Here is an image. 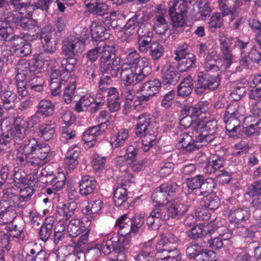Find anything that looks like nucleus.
I'll return each mask as SVG.
<instances>
[{"label":"nucleus","instance_id":"6","mask_svg":"<svg viewBox=\"0 0 261 261\" xmlns=\"http://www.w3.org/2000/svg\"><path fill=\"white\" fill-rule=\"evenodd\" d=\"M84 47V43L80 38L70 36L63 40L62 50L65 56L74 58L83 52Z\"/></svg>","mask_w":261,"mask_h":261},{"label":"nucleus","instance_id":"34","mask_svg":"<svg viewBox=\"0 0 261 261\" xmlns=\"http://www.w3.org/2000/svg\"><path fill=\"white\" fill-rule=\"evenodd\" d=\"M86 6L91 13L101 16V19H103V16L108 14V6L104 3L90 2L86 4Z\"/></svg>","mask_w":261,"mask_h":261},{"label":"nucleus","instance_id":"30","mask_svg":"<svg viewBox=\"0 0 261 261\" xmlns=\"http://www.w3.org/2000/svg\"><path fill=\"white\" fill-rule=\"evenodd\" d=\"M134 68L135 75H136V82L138 83L143 82L151 73V68L148 65V61L146 63L141 62L139 65L132 66Z\"/></svg>","mask_w":261,"mask_h":261},{"label":"nucleus","instance_id":"1","mask_svg":"<svg viewBox=\"0 0 261 261\" xmlns=\"http://www.w3.org/2000/svg\"><path fill=\"white\" fill-rule=\"evenodd\" d=\"M27 125V120L24 117L17 116L14 118V127L0 138V152L6 153L8 159L14 158L16 146L21 144L26 138Z\"/></svg>","mask_w":261,"mask_h":261},{"label":"nucleus","instance_id":"62","mask_svg":"<svg viewBox=\"0 0 261 261\" xmlns=\"http://www.w3.org/2000/svg\"><path fill=\"white\" fill-rule=\"evenodd\" d=\"M136 261H155L154 253L151 248L146 247L141 250L136 257Z\"/></svg>","mask_w":261,"mask_h":261},{"label":"nucleus","instance_id":"55","mask_svg":"<svg viewBox=\"0 0 261 261\" xmlns=\"http://www.w3.org/2000/svg\"><path fill=\"white\" fill-rule=\"evenodd\" d=\"M138 146V144L136 142H131L130 145L127 147L126 154L124 156V159L126 161L130 163L136 161L139 150Z\"/></svg>","mask_w":261,"mask_h":261},{"label":"nucleus","instance_id":"23","mask_svg":"<svg viewBox=\"0 0 261 261\" xmlns=\"http://www.w3.org/2000/svg\"><path fill=\"white\" fill-rule=\"evenodd\" d=\"M162 82L159 79L153 80L145 82L141 88V91L148 99L159 92L161 88Z\"/></svg>","mask_w":261,"mask_h":261},{"label":"nucleus","instance_id":"16","mask_svg":"<svg viewBox=\"0 0 261 261\" xmlns=\"http://www.w3.org/2000/svg\"><path fill=\"white\" fill-rule=\"evenodd\" d=\"M12 51L17 56L23 57L30 55L32 47L30 43L18 36L12 38Z\"/></svg>","mask_w":261,"mask_h":261},{"label":"nucleus","instance_id":"31","mask_svg":"<svg viewBox=\"0 0 261 261\" xmlns=\"http://www.w3.org/2000/svg\"><path fill=\"white\" fill-rule=\"evenodd\" d=\"M54 220L53 218H46L40 228L38 234L40 239L46 242L49 239L53 230Z\"/></svg>","mask_w":261,"mask_h":261},{"label":"nucleus","instance_id":"21","mask_svg":"<svg viewBox=\"0 0 261 261\" xmlns=\"http://www.w3.org/2000/svg\"><path fill=\"white\" fill-rule=\"evenodd\" d=\"M250 215V211L247 207H233L228 214V219L231 222L240 223L248 220Z\"/></svg>","mask_w":261,"mask_h":261},{"label":"nucleus","instance_id":"41","mask_svg":"<svg viewBox=\"0 0 261 261\" xmlns=\"http://www.w3.org/2000/svg\"><path fill=\"white\" fill-rule=\"evenodd\" d=\"M20 25L24 30L28 31L27 34L32 37L38 34V28L37 22L33 19H21L18 20Z\"/></svg>","mask_w":261,"mask_h":261},{"label":"nucleus","instance_id":"46","mask_svg":"<svg viewBox=\"0 0 261 261\" xmlns=\"http://www.w3.org/2000/svg\"><path fill=\"white\" fill-rule=\"evenodd\" d=\"M231 1V0H218L219 8L223 17L227 15L229 13L233 14L237 8L240 7L242 4L239 2V0H236L234 2L235 6L231 9L229 6Z\"/></svg>","mask_w":261,"mask_h":261},{"label":"nucleus","instance_id":"15","mask_svg":"<svg viewBox=\"0 0 261 261\" xmlns=\"http://www.w3.org/2000/svg\"><path fill=\"white\" fill-rule=\"evenodd\" d=\"M77 203L71 201L62 203L57 207L56 217L59 221H67L73 216L77 208Z\"/></svg>","mask_w":261,"mask_h":261},{"label":"nucleus","instance_id":"64","mask_svg":"<svg viewBox=\"0 0 261 261\" xmlns=\"http://www.w3.org/2000/svg\"><path fill=\"white\" fill-rule=\"evenodd\" d=\"M197 256L196 261H214L216 257V252L207 249H202Z\"/></svg>","mask_w":261,"mask_h":261},{"label":"nucleus","instance_id":"51","mask_svg":"<svg viewBox=\"0 0 261 261\" xmlns=\"http://www.w3.org/2000/svg\"><path fill=\"white\" fill-rule=\"evenodd\" d=\"M149 50V55L154 61L159 60L165 52L164 46L156 41L151 42Z\"/></svg>","mask_w":261,"mask_h":261},{"label":"nucleus","instance_id":"33","mask_svg":"<svg viewBox=\"0 0 261 261\" xmlns=\"http://www.w3.org/2000/svg\"><path fill=\"white\" fill-rule=\"evenodd\" d=\"M91 37L95 41L105 40L109 38V34L106 29L96 22H93L91 25Z\"/></svg>","mask_w":261,"mask_h":261},{"label":"nucleus","instance_id":"49","mask_svg":"<svg viewBox=\"0 0 261 261\" xmlns=\"http://www.w3.org/2000/svg\"><path fill=\"white\" fill-rule=\"evenodd\" d=\"M38 108V113L42 116L47 117L53 114L55 110V106L50 101L42 99L39 102Z\"/></svg>","mask_w":261,"mask_h":261},{"label":"nucleus","instance_id":"29","mask_svg":"<svg viewBox=\"0 0 261 261\" xmlns=\"http://www.w3.org/2000/svg\"><path fill=\"white\" fill-rule=\"evenodd\" d=\"M138 33L139 50L141 52L145 53L150 49L152 33L150 32H147L146 34H143V28L141 27L138 29Z\"/></svg>","mask_w":261,"mask_h":261},{"label":"nucleus","instance_id":"63","mask_svg":"<svg viewBox=\"0 0 261 261\" xmlns=\"http://www.w3.org/2000/svg\"><path fill=\"white\" fill-rule=\"evenodd\" d=\"M188 237L193 240H199L198 241L201 242L203 237V233H202V224H198L193 226L190 230L187 232Z\"/></svg>","mask_w":261,"mask_h":261},{"label":"nucleus","instance_id":"26","mask_svg":"<svg viewBox=\"0 0 261 261\" xmlns=\"http://www.w3.org/2000/svg\"><path fill=\"white\" fill-rule=\"evenodd\" d=\"M224 121L226 124V130L230 137H234L240 134L241 130V121L237 116L224 117Z\"/></svg>","mask_w":261,"mask_h":261},{"label":"nucleus","instance_id":"4","mask_svg":"<svg viewBox=\"0 0 261 261\" xmlns=\"http://www.w3.org/2000/svg\"><path fill=\"white\" fill-rule=\"evenodd\" d=\"M220 74L216 73V75H212L206 71L199 72L194 90L195 93L201 95L207 90L214 91L217 89L220 84Z\"/></svg>","mask_w":261,"mask_h":261},{"label":"nucleus","instance_id":"35","mask_svg":"<svg viewBox=\"0 0 261 261\" xmlns=\"http://www.w3.org/2000/svg\"><path fill=\"white\" fill-rule=\"evenodd\" d=\"M80 154V149L75 146L70 148L67 151L65 159V163L69 168L73 169L79 164V156Z\"/></svg>","mask_w":261,"mask_h":261},{"label":"nucleus","instance_id":"20","mask_svg":"<svg viewBox=\"0 0 261 261\" xmlns=\"http://www.w3.org/2000/svg\"><path fill=\"white\" fill-rule=\"evenodd\" d=\"M108 93L107 106L112 112L118 111L122 101V97L119 95L117 89L114 87H110Z\"/></svg>","mask_w":261,"mask_h":261},{"label":"nucleus","instance_id":"52","mask_svg":"<svg viewBox=\"0 0 261 261\" xmlns=\"http://www.w3.org/2000/svg\"><path fill=\"white\" fill-rule=\"evenodd\" d=\"M102 22L108 28L112 27L113 29L121 28L120 24V19L117 17L116 12H111L110 14L105 15L103 19H101Z\"/></svg>","mask_w":261,"mask_h":261},{"label":"nucleus","instance_id":"50","mask_svg":"<svg viewBox=\"0 0 261 261\" xmlns=\"http://www.w3.org/2000/svg\"><path fill=\"white\" fill-rule=\"evenodd\" d=\"M26 261H46V253L42 249L38 251L35 249H31L27 253Z\"/></svg>","mask_w":261,"mask_h":261},{"label":"nucleus","instance_id":"43","mask_svg":"<svg viewBox=\"0 0 261 261\" xmlns=\"http://www.w3.org/2000/svg\"><path fill=\"white\" fill-rule=\"evenodd\" d=\"M35 74L36 73L33 72L27 77L28 87L35 91L41 92L43 90V81L42 78Z\"/></svg>","mask_w":261,"mask_h":261},{"label":"nucleus","instance_id":"18","mask_svg":"<svg viewBox=\"0 0 261 261\" xmlns=\"http://www.w3.org/2000/svg\"><path fill=\"white\" fill-rule=\"evenodd\" d=\"M207 101H200L194 106H185L181 111V115H186L195 119L201 114L207 111Z\"/></svg>","mask_w":261,"mask_h":261},{"label":"nucleus","instance_id":"24","mask_svg":"<svg viewBox=\"0 0 261 261\" xmlns=\"http://www.w3.org/2000/svg\"><path fill=\"white\" fill-rule=\"evenodd\" d=\"M177 239L172 234L162 235L161 240L156 243V251H170L176 248Z\"/></svg>","mask_w":261,"mask_h":261},{"label":"nucleus","instance_id":"14","mask_svg":"<svg viewBox=\"0 0 261 261\" xmlns=\"http://www.w3.org/2000/svg\"><path fill=\"white\" fill-rule=\"evenodd\" d=\"M177 147L178 149H184L187 151L192 152L199 149L200 144H198L199 142H196L195 138L188 133H182L178 138Z\"/></svg>","mask_w":261,"mask_h":261},{"label":"nucleus","instance_id":"39","mask_svg":"<svg viewBox=\"0 0 261 261\" xmlns=\"http://www.w3.org/2000/svg\"><path fill=\"white\" fill-rule=\"evenodd\" d=\"M178 61H179L177 65L178 71L185 72L195 64L196 58L193 54L188 53L186 56L181 57Z\"/></svg>","mask_w":261,"mask_h":261},{"label":"nucleus","instance_id":"59","mask_svg":"<svg viewBox=\"0 0 261 261\" xmlns=\"http://www.w3.org/2000/svg\"><path fill=\"white\" fill-rule=\"evenodd\" d=\"M90 218L87 216L83 217L82 218L81 223L83 224V223H87L86 225H88V226H86V227H87L86 230L84 232H83L84 234H83L79 239L78 241L77 242V243L75 245V247L76 248H81L82 247V246L83 245L85 244L86 243V242H87V241H88L89 231L90 230V229H88V227L90 225Z\"/></svg>","mask_w":261,"mask_h":261},{"label":"nucleus","instance_id":"38","mask_svg":"<svg viewBox=\"0 0 261 261\" xmlns=\"http://www.w3.org/2000/svg\"><path fill=\"white\" fill-rule=\"evenodd\" d=\"M221 52L224 56V59L226 61V68L230 67L232 63V56L231 52V42L228 39H221L220 40Z\"/></svg>","mask_w":261,"mask_h":261},{"label":"nucleus","instance_id":"9","mask_svg":"<svg viewBox=\"0 0 261 261\" xmlns=\"http://www.w3.org/2000/svg\"><path fill=\"white\" fill-rule=\"evenodd\" d=\"M169 220L179 219L188 210V206L184 203L180 197H177L168 201L166 204Z\"/></svg>","mask_w":261,"mask_h":261},{"label":"nucleus","instance_id":"11","mask_svg":"<svg viewBox=\"0 0 261 261\" xmlns=\"http://www.w3.org/2000/svg\"><path fill=\"white\" fill-rule=\"evenodd\" d=\"M60 69H54L50 74V88L53 96H57L61 92V84H63L68 79L69 75L65 74Z\"/></svg>","mask_w":261,"mask_h":261},{"label":"nucleus","instance_id":"22","mask_svg":"<svg viewBox=\"0 0 261 261\" xmlns=\"http://www.w3.org/2000/svg\"><path fill=\"white\" fill-rule=\"evenodd\" d=\"M120 67V59H115L110 62L99 64V71L103 74H107L113 77L117 76Z\"/></svg>","mask_w":261,"mask_h":261},{"label":"nucleus","instance_id":"10","mask_svg":"<svg viewBox=\"0 0 261 261\" xmlns=\"http://www.w3.org/2000/svg\"><path fill=\"white\" fill-rule=\"evenodd\" d=\"M56 32L49 27L44 28L40 35L43 50L50 54L54 53L57 49V40Z\"/></svg>","mask_w":261,"mask_h":261},{"label":"nucleus","instance_id":"48","mask_svg":"<svg viewBox=\"0 0 261 261\" xmlns=\"http://www.w3.org/2000/svg\"><path fill=\"white\" fill-rule=\"evenodd\" d=\"M1 99L4 107L6 110H9L15 106L16 94L11 91L5 90L2 93Z\"/></svg>","mask_w":261,"mask_h":261},{"label":"nucleus","instance_id":"45","mask_svg":"<svg viewBox=\"0 0 261 261\" xmlns=\"http://www.w3.org/2000/svg\"><path fill=\"white\" fill-rule=\"evenodd\" d=\"M154 20L153 27L154 30L157 34H164L168 30V22L164 16L161 14H159L155 15Z\"/></svg>","mask_w":261,"mask_h":261},{"label":"nucleus","instance_id":"60","mask_svg":"<svg viewBox=\"0 0 261 261\" xmlns=\"http://www.w3.org/2000/svg\"><path fill=\"white\" fill-rule=\"evenodd\" d=\"M13 176V182L15 186L18 187H20L22 185L25 186L28 182L27 174L22 170H14Z\"/></svg>","mask_w":261,"mask_h":261},{"label":"nucleus","instance_id":"61","mask_svg":"<svg viewBox=\"0 0 261 261\" xmlns=\"http://www.w3.org/2000/svg\"><path fill=\"white\" fill-rule=\"evenodd\" d=\"M128 64L132 66H137L139 65L141 62L146 63L148 59L146 58H140L139 54L137 51L130 52L126 57Z\"/></svg>","mask_w":261,"mask_h":261},{"label":"nucleus","instance_id":"2","mask_svg":"<svg viewBox=\"0 0 261 261\" xmlns=\"http://www.w3.org/2000/svg\"><path fill=\"white\" fill-rule=\"evenodd\" d=\"M18 153L25 154L32 166H40L42 162L47 157L49 151V146L40 142L35 138H25L21 144L16 146Z\"/></svg>","mask_w":261,"mask_h":261},{"label":"nucleus","instance_id":"12","mask_svg":"<svg viewBox=\"0 0 261 261\" xmlns=\"http://www.w3.org/2000/svg\"><path fill=\"white\" fill-rule=\"evenodd\" d=\"M18 22V20H14L13 15L2 18L0 19V36L5 38V41H11L14 38L12 25L13 23Z\"/></svg>","mask_w":261,"mask_h":261},{"label":"nucleus","instance_id":"25","mask_svg":"<svg viewBox=\"0 0 261 261\" xmlns=\"http://www.w3.org/2000/svg\"><path fill=\"white\" fill-rule=\"evenodd\" d=\"M119 179H117L118 184H120V187H117L115 189L113 196L114 202L116 206H123L124 207L128 206V202L127 201L128 200V195L125 188L126 185L121 182H119Z\"/></svg>","mask_w":261,"mask_h":261},{"label":"nucleus","instance_id":"27","mask_svg":"<svg viewBox=\"0 0 261 261\" xmlns=\"http://www.w3.org/2000/svg\"><path fill=\"white\" fill-rule=\"evenodd\" d=\"M151 116L147 113H142L137 119V124L135 127V134L137 137L142 138L146 133L148 126L151 124Z\"/></svg>","mask_w":261,"mask_h":261},{"label":"nucleus","instance_id":"3","mask_svg":"<svg viewBox=\"0 0 261 261\" xmlns=\"http://www.w3.org/2000/svg\"><path fill=\"white\" fill-rule=\"evenodd\" d=\"M129 244L130 240L128 238H112L102 243L100 251L105 255L112 253L114 256L111 258L112 261H125Z\"/></svg>","mask_w":261,"mask_h":261},{"label":"nucleus","instance_id":"56","mask_svg":"<svg viewBox=\"0 0 261 261\" xmlns=\"http://www.w3.org/2000/svg\"><path fill=\"white\" fill-rule=\"evenodd\" d=\"M222 64V59L219 57L207 62L204 63V69L205 71L208 72H216V73H221L220 66Z\"/></svg>","mask_w":261,"mask_h":261},{"label":"nucleus","instance_id":"47","mask_svg":"<svg viewBox=\"0 0 261 261\" xmlns=\"http://www.w3.org/2000/svg\"><path fill=\"white\" fill-rule=\"evenodd\" d=\"M55 133V128L51 124L43 123L40 125L37 132L38 136L45 141H48Z\"/></svg>","mask_w":261,"mask_h":261},{"label":"nucleus","instance_id":"28","mask_svg":"<svg viewBox=\"0 0 261 261\" xmlns=\"http://www.w3.org/2000/svg\"><path fill=\"white\" fill-rule=\"evenodd\" d=\"M99 50L101 55L99 64L110 62L115 59H120L116 55V48L114 45L99 46Z\"/></svg>","mask_w":261,"mask_h":261},{"label":"nucleus","instance_id":"42","mask_svg":"<svg viewBox=\"0 0 261 261\" xmlns=\"http://www.w3.org/2000/svg\"><path fill=\"white\" fill-rule=\"evenodd\" d=\"M128 138V130L122 128L111 138V144L113 147L118 148L122 145Z\"/></svg>","mask_w":261,"mask_h":261},{"label":"nucleus","instance_id":"19","mask_svg":"<svg viewBox=\"0 0 261 261\" xmlns=\"http://www.w3.org/2000/svg\"><path fill=\"white\" fill-rule=\"evenodd\" d=\"M246 194L253 198L251 202L252 207L261 209V180L256 181L249 186Z\"/></svg>","mask_w":261,"mask_h":261},{"label":"nucleus","instance_id":"17","mask_svg":"<svg viewBox=\"0 0 261 261\" xmlns=\"http://www.w3.org/2000/svg\"><path fill=\"white\" fill-rule=\"evenodd\" d=\"M101 128L93 126L87 129L83 134L82 139L85 144L90 147H93L97 141L98 137L104 133L106 125H101Z\"/></svg>","mask_w":261,"mask_h":261},{"label":"nucleus","instance_id":"40","mask_svg":"<svg viewBox=\"0 0 261 261\" xmlns=\"http://www.w3.org/2000/svg\"><path fill=\"white\" fill-rule=\"evenodd\" d=\"M167 197L165 191L161 185L155 189L151 195V199L158 205L164 206L168 202Z\"/></svg>","mask_w":261,"mask_h":261},{"label":"nucleus","instance_id":"8","mask_svg":"<svg viewBox=\"0 0 261 261\" xmlns=\"http://www.w3.org/2000/svg\"><path fill=\"white\" fill-rule=\"evenodd\" d=\"M161 76L164 85H175L179 81L180 74L175 67L169 63H166L162 67Z\"/></svg>","mask_w":261,"mask_h":261},{"label":"nucleus","instance_id":"32","mask_svg":"<svg viewBox=\"0 0 261 261\" xmlns=\"http://www.w3.org/2000/svg\"><path fill=\"white\" fill-rule=\"evenodd\" d=\"M126 64H123L122 66L121 72V82L125 86L136 85L138 82H136V75H135L134 68L130 67H125Z\"/></svg>","mask_w":261,"mask_h":261},{"label":"nucleus","instance_id":"7","mask_svg":"<svg viewBox=\"0 0 261 261\" xmlns=\"http://www.w3.org/2000/svg\"><path fill=\"white\" fill-rule=\"evenodd\" d=\"M188 8L182 1L177 2L169 10V14L174 28L182 27L186 23Z\"/></svg>","mask_w":261,"mask_h":261},{"label":"nucleus","instance_id":"37","mask_svg":"<svg viewBox=\"0 0 261 261\" xmlns=\"http://www.w3.org/2000/svg\"><path fill=\"white\" fill-rule=\"evenodd\" d=\"M16 69L18 74L16 76V79L21 80L22 77L27 78L29 75L33 73V69L29 61L25 59H22L19 60L17 65Z\"/></svg>","mask_w":261,"mask_h":261},{"label":"nucleus","instance_id":"57","mask_svg":"<svg viewBox=\"0 0 261 261\" xmlns=\"http://www.w3.org/2000/svg\"><path fill=\"white\" fill-rule=\"evenodd\" d=\"M65 176L63 173H60L57 176L51 178L49 181L46 180L45 182L49 183L54 190L59 191L63 188L65 185Z\"/></svg>","mask_w":261,"mask_h":261},{"label":"nucleus","instance_id":"13","mask_svg":"<svg viewBox=\"0 0 261 261\" xmlns=\"http://www.w3.org/2000/svg\"><path fill=\"white\" fill-rule=\"evenodd\" d=\"M79 193L84 196H87L95 193L97 189V183L94 177L84 175L79 182Z\"/></svg>","mask_w":261,"mask_h":261},{"label":"nucleus","instance_id":"5","mask_svg":"<svg viewBox=\"0 0 261 261\" xmlns=\"http://www.w3.org/2000/svg\"><path fill=\"white\" fill-rule=\"evenodd\" d=\"M193 137L196 142L201 141L205 138L217 133V121L215 119L205 121L197 119L193 124Z\"/></svg>","mask_w":261,"mask_h":261},{"label":"nucleus","instance_id":"36","mask_svg":"<svg viewBox=\"0 0 261 261\" xmlns=\"http://www.w3.org/2000/svg\"><path fill=\"white\" fill-rule=\"evenodd\" d=\"M132 221L127 214L121 216L116 222V226L118 227L121 236H126L132 233Z\"/></svg>","mask_w":261,"mask_h":261},{"label":"nucleus","instance_id":"54","mask_svg":"<svg viewBox=\"0 0 261 261\" xmlns=\"http://www.w3.org/2000/svg\"><path fill=\"white\" fill-rule=\"evenodd\" d=\"M204 242L195 243L188 246L186 250L187 256L190 259H193L195 261L197 259V256L201 251L202 247L204 246Z\"/></svg>","mask_w":261,"mask_h":261},{"label":"nucleus","instance_id":"58","mask_svg":"<svg viewBox=\"0 0 261 261\" xmlns=\"http://www.w3.org/2000/svg\"><path fill=\"white\" fill-rule=\"evenodd\" d=\"M84 75L89 82H93L97 74V66L92 62H86L84 65Z\"/></svg>","mask_w":261,"mask_h":261},{"label":"nucleus","instance_id":"53","mask_svg":"<svg viewBox=\"0 0 261 261\" xmlns=\"http://www.w3.org/2000/svg\"><path fill=\"white\" fill-rule=\"evenodd\" d=\"M77 60L75 58L68 57V58H63L61 62V70L62 72H65V74H68L71 72L74 68L75 65L76 64Z\"/></svg>","mask_w":261,"mask_h":261},{"label":"nucleus","instance_id":"44","mask_svg":"<svg viewBox=\"0 0 261 261\" xmlns=\"http://www.w3.org/2000/svg\"><path fill=\"white\" fill-rule=\"evenodd\" d=\"M201 205L205 206L210 210L214 211L217 209L220 205V199L215 194L206 195L201 202Z\"/></svg>","mask_w":261,"mask_h":261}]
</instances>
